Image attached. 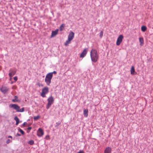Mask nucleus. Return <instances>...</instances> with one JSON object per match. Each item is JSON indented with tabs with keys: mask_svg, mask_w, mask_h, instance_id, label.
Wrapping results in <instances>:
<instances>
[{
	"mask_svg": "<svg viewBox=\"0 0 153 153\" xmlns=\"http://www.w3.org/2000/svg\"><path fill=\"white\" fill-rule=\"evenodd\" d=\"M9 89L5 86H3L0 88L1 91L4 94L6 93L8 91Z\"/></svg>",
	"mask_w": 153,
	"mask_h": 153,
	"instance_id": "10",
	"label": "nucleus"
},
{
	"mask_svg": "<svg viewBox=\"0 0 153 153\" xmlns=\"http://www.w3.org/2000/svg\"><path fill=\"white\" fill-rule=\"evenodd\" d=\"M141 29L143 32H144L147 29V27L145 26H143L141 27Z\"/></svg>",
	"mask_w": 153,
	"mask_h": 153,
	"instance_id": "17",
	"label": "nucleus"
},
{
	"mask_svg": "<svg viewBox=\"0 0 153 153\" xmlns=\"http://www.w3.org/2000/svg\"><path fill=\"white\" fill-rule=\"evenodd\" d=\"M52 77V75L50 74V73H48L46 75L45 79V82L48 85H50Z\"/></svg>",
	"mask_w": 153,
	"mask_h": 153,
	"instance_id": "3",
	"label": "nucleus"
},
{
	"mask_svg": "<svg viewBox=\"0 0 153 153\" xmlns=\"http://www.w3.org/2000/svg\"><path fill=\"white\" fill-rule=\"evenodd\" d=\"M12 142V141H10V139H8L7 141H6V143H7V144H8L10 142Z\"/></svg>",
	"mask_w": 153,
	"mask_h": 153,
	"instance_id": "27",
	"label": "nucleus"
},
{
	"mask_svg": "<svg viewBox=\"0 0 153 153\" xmlns=\"http://www.w3.org/2000/svg\"><path fill=\"white\" fill-rule=\"evenodd\" d=\"M17 135H18V136H20L21 135H20V134H18V133H17Z\"/></svg>",
	"mask_w": 153,
	"mask_h": 153,
	"instance_id": "34",
	"label": "nucleus"
},
{
	"mask_svg": "<svg viewBox=\"0 0 153 153\" xmlns=\"http://www.w3.org/2000/svg\"><path fill=\"white\" fill-rule=\"evenodd\" d=\"M13 79L15 81H17L18 79L17 77V76H15L13 77Z\"/></svg>",
	"mask_w": 153,
	"mask_h": 153,
	"instance_id": "28",
	"label": "nucleus"
},
{
	"mask_svg": "<svg viewBox=\"0 0 153 153\" xmlns=\"http://www.w3.org/2000/svg\"><path fill=\"white\" fill-rule=\"evenodd\" d=\"M77 153H84V152L83 150H80Z\"/></svg>",
	"mask_w": 153,
	"mask_h": 153,
	"instance_id": "29",
	"label": "nucleus"
},
{
	"mask_svg": "<svg viewBox=\"0 0 153 153\" xmlns=\"http://www.w3.org/2000/svg\"><path fill=\"white\" fill-rule=\"evenodd\" d=\"M27 124V123L26 122H24L22 124V126H25Z\"/></svg>",
	"mask_w": 153,
	"mask_h": 153,
	"instance_id": "31",
	"label": "nucleus"
},
{
	"mask_svg": "<svg viewBox=\"0 0 153 153\" xmlns=\"http://www.w3.org/2000/svg\"><path fill=\"white\" fill-rule=\"evenodd\" d=\"M31 128H32L31 127H29L27 129L28 130H30L31 129Z\"/></svg>",
	"mask_w": 153,
	"mask_h": 153,
	"instance_id": "32",
	"label": "nucleus"
},
{
	"mask_svg": "<svg viewBox=\"0 0 153 153\" xmlns=\"http://www.w3.org/2000/svg\"><path fill=\"white\" fill-rule=\"evenodd\" d=\"M45 138L46 139L48 140L50 139V137L49 135H47L45 137Z\"/></svg>",
	"mask_w": 153,
	"mask_h": 153,
	"instance_id": "26",
	"label": "nucleus"
},
{
	"mask_svg": "<svg viewBox=\"0 0 153 153\" xmlns=\"http://www.w3.org/2000/svg\"><path fill=\"white\" fill-rule=\"evenodd\" d=\"M10 108H13L18 112H23L24 111V108H22L20 109V107L17 105L15 104H10L9 105Z\"/></svg>",
	"mask_w": 153,
	"mask_h": 153,
	"instance_id": "2",
	"label": "nucleus"
},
{
	"mask_svg": "<svg viewBox=\"0 0 153 153\" xmlns=\"http://www.w3.org/2000/svg\"><path fill=\"white\" fill-rule=\"evenodd\" d=\"M90 56L92 61L95 63L97 62L98 59V55L96 49H92L90 52Z\"/></svg>",
	"mask_w": 153,
	"mask_h": 153,
	"instance_id": "1",
	"label": "nucleus"
},
{
	"mask_svg": "<svg viewBox=\"0 0 153 153\" xmlns=\"http://www.w3.org/2000/svg\"><path fill=\"white\" fill-rule=\"evenodd\" d=\"M19 131L21 133V134L23 135L25 133L20 128H19Z\"/></svg>",
	"mask_w": 153,
	"mask_h": 153,
	"instance_id": "23",
	"label": "nucleus"
},
{
	"mask_svg": "<svg viewBox=\"0 0 153 153\" xmlns=\"http://www.w3.org/2000/svg\"><path fill=\"white\" fill-rule=\"evenodd\" d=\"M131 73L132 75L136 74L137 73L135 72L134 68V66H132L131 69Z\"/></svg>",
	"mask_w": 153,
	"mask_h": 153,
	"instance_id": "13",
	"label": "nucleus"
},
{
	"mask_svg": "<svg viewBox=\"0 0 153 153\" xmlns=\"http://www.w3.org/2000/svg\"><path fill=\"white\" fill-rule=\"evenodd\" d=\"M88 51V48H85L84 49L80 54V57L81 58H83L84 57L87 53Z\"/></svg>",
	"mask_w": 153,
	"mask_h": 153,
	"instance_id": "8",
	"label": "nucleus"
},
{
	"mask_svg": "<svg viewBox=\"0 0 153 153\" xmlns=\"http://www.w3.org/2000/svg\"><path fill=\"white\" fill-rule=\"evenodd\" d=\"M14 119L16 122V125H18L19 123V119L17 116H16L14 117Z\"/></svg>",
	"mask_w": 153,
	"mask_h": 153,
	"instance_id": "16",
	"label": "nucleus"
},
{
	"mask_svg": "<svg viewBox=\"0 0 153 153\" xmlns=\"http://www.w3.org/2000/svg\"><path fill=\"white\" fill-rule=\"evenodd\" d=\"M58 29H57L55 31H52L51 36L53 37L57 35L58 33Z\"/></svg>",
	"mask_w": 153,
	"mask_h": 153,
	"instance_id": "12",
	"label": "nucleus"
},
{
	"mask_svg": "<svg viewBox=\"0 0 153 153\" xmlns=\"http://www.w3.org/2000/svg\"><path fill=\"white\" fill-rule=\"evenodd\" d=\"M74 33L72 31L71 32L68 36V39H69L70 40L72 41L74 37Z\"/></svg>",
	"mask_w": 153,
	"mask_h": 153,
	"instance_id": "9",
	"label": "nucleus"
},
{
	"mask_svg": "<svg viewBox=\"0 0 153 153\" xmlns=\"http://www.w3.org/2000/svg\"><path fill=\"white\" fill-rule=\"evenodd\" d=\"M14 97L15 98V99H13L12 100V101L13 102H19V100L18 99V97L16 96H15Z\"/></svg>",
	"mask_w": 153,
	"mask_h": 153,
	"instance_id": "18",
	"label": "nucleus"
},
{
	"mask_svg": "<svg viewBox=\"0 0 153 153\" xmlns=\"http://www.w3.org/2000/svg\"><path fill=\"white\" fill-rule=\"evenodd\" d=\"M28 143L32 145L34 143V141L33 140H31L28 142Z\"/></svg>",
	"mask_w": 153,
	"mask_h": 153,
	"instance_id": "21",
	"label": "nucleus"
},
{
	"mask_svg": "<svg viewBox=\"0 0 153 153\" xmlns=\"http://www.w3.org/2000/svg\"><path fill=\"white\" fill-rule=\"evenodd\" d=\"M41 86H43V85H41Z\"/></svg>",
	"mask_w": 153,
	"mask_h": 153,
	"instance_id": "36",
	"label": "nucleus"
},
{
	"mask_svg": "<svg viewBox=\"0 0 153 153\" xmlns=\"http://www.w3.org/2000/svg\"><path fill=\"white\" fill-rule=\"evenodd\" d=\"M111 148L109 147H107L105 150L104 153H111Z\"/></svg>",
	"mask_w": 153,
	"mask_h": 153,
	"instance_id": "11",
	"label": "nucleus"
},
{
	"mask_svg": "<svg viewBox=\"0 0 153 153\" xmlns=\"http://www.w3.org/2000/svg\"><path fill=\"white\" fill-rule=\"evenodd\" d=\"M139 41L140 43V45L141 46L143 45L144 43V40L143 37H140L139 38Z\"/></svg>",
	"mask_w": 153,
	"mask_h": 153,
	"instance_id": "15",
	"label": "nucleus"
},
{
	"mask_svg": "<svg viewBox=\"0 0 153 153\" xmlns=\"http://www.w3.org/2000/svg\"><path fill=\"white\" fill-rule=\"evenodd\" d=\"M49 89L47 87H45L42 89V92L41 93V96L43 97H46L45 95L49 92Z\"/></svg>",
	"mask_w": 153,
	"mask_h": 153,
	"instance_id": "4",
	"label": "nucleus"
},
{
	"mask_svg": "<svg viewBox=\"0 0 153 153\" xmlns=\"http://www.w3.org/2000/svg\"><path fill=\"white\" fill-rule=\"evenodd\" d=\"M123 36L122 35H120L117 39L116 42V45L117 46L119 45L123 41Z\"/></svg>",
	"mask_w": 153,
	"mask_h": 153,
	"instance_id": "6",
	"label": "nucleus"
},
{
	"mask_svg": "<svg viewBox=\"0 0 153 153\" xmlns=\"http://www.w3.org/2000/svg\"><path fill=\"white\" fill-rule=\"evenodd\" d=\"M88 110L87 109H84L83 110V114L85 117H87L88 116Z\"/></svg>",
	"mask_w": 153,
	"mask_h": 153,
	"instance_id": "14",
	"label": "nucleus"
},
{
	"mask_svg": "<svg viewBox=\"0 0 153 153\" xmlns=\"http://www.w3.org/2000/svg\"><path fill=\"white\" fill-rule=\"evenodd\" d=\"M54 101L53 97L52 96H51L48 99V103L46 107L47 109L49 108L51 105L53 104Z\"/></svg>",
	"mask_w": 153,
	"mask_h": 153,
	"instance_id": "5",
	"label": "nucleus"
},
{
	"mask_svg": "<svg viewBox=\"0 0 153 153\" xmlns=\"http://www.w3.org/2000/svg\"><path fill=\"white\" fill-rule=\"evenodd\" d=\"M9 75L10 77H12L13 76L12 75V73H10L9 74Z\"/></svg>",
	"mask_w": 153,
	"mask_h": 153,
	"instance_id": "30",
	"label": "nucleus"
},
{
	"mask_svg": "<svg viewBox=\"0 0 153 153\" xmlns=\"http://www.w3.org/2000/svg\"><path fill=\"white\" fill-rule=\"evenodd\" d=\"M14 74H15V73H14L13 74V75H14Z\"/></svg>",
	"mask_w": 153,
	"mask_h": 153,
	"instance_id": "37",
	"label": "nucleus"
},
{
	"mask_svg": "<svg viewBox=\"0 0 153 153\" xmlns=\"http://www.w3.org/2000/svg\"><path fill=\"white\" fill-rule=\"evenodd\" d=\"M103 31H102L100 33V38H102L103 36Z\"/></svg>",
	"mask_w": 153,
	"mask_h": 153,
	"instance_id": "24",
	"label": "nucleus"
},
{
	"mask_svg": "<svg viewBox=\"0 0 153 153\" xmlns=\"http://www.w3.org/2000/svg\"><path fill=\"white\" fill-rule=\"evenodd\" d=\"M71 40H70L69 39H68L65 42V46H67L69 44L71 43Z\"/></svg>",
	"mask_w": 153,
	"mask_h": 153,
	"instance_id": "19",
	"label": "nucleus"
},
{
	"mask_svg": "<svg viewBox=\"0 0 153 153\" xmlns=\"http://www.w3.org/2000/svg\"><path fill=\"white\" fill-rule=\"evenodd\" d=\"M44 134L43 130L41 128H39L37 131V135L39 137L42 136Z\"/></svg>",
	"mask_w": 153,
	"mask_h": 153,
	"instance_id": "7",
	"label": "nucleus"
},
{
	"mask_svg": "<svg viewBox=\"0 0 153 153\" xmlns=\"http://www.w3.org/2000/svg\"><path fill=\"white\" fill-rule=\"evenodd\" d=\"M39 117H40L39 115L37 116H36L34 117L33 118L34 120H37L39 119Z\"/></svg>",
	"mask_w": 153,
	"mask_h": 153,
	"instance_id": "22",
	"label": "nucleus"
},
{
	"mask_svg": "<svg viewBox=\"0 0 153 153\" xmlns=\"http://www.w3.org/2000/svg\"><path fill=\"white\" fill-rule=\"evenodd\" d=\"M8 137L9 138H11L12 139V137L11 136H8Z\"/></svg>",
	"mask_w": 153,
	"mask_h": 153,
	"instance_id": "33",
	"label": "nucleus"
},
{
	"mask_svg": "<svg viewBox=\"0 0 153 153\" xmlns=\"http://www.w3.org/2000/svg\"><path fill=\"white\" fill-rule=\"evenodd\" d=\"M65 26V25L64 24H62L60 27V31L63 30Z\"/></svg>",
	"mask_w": 153,
	"mask_h": 153,
	"instance_id": "20",
	"label": "nucleus"
},
{
	"mask_svg": "<svg viewBox=\"0 0 153 153\" xmlns=\"http://www.w3.org/2000/svg\"><path fill=\"white\" fill-rule=\"evenodd\" d=\"M60 124V123H58V124H57V125H59Z\"/></svg>",
	"mask_w": 153,
	"mask_h": 153,
	"instance_id": "35",
	"label": "nucleus"
},
{
	"mask_svg": "<svg viewBox=\"0 0 153 153\" xmlns=\"http://www.w3.org/2000/svg\"><path fill=\"white\" fill-rule=\"evenodd\" d=\"M49 73H50V74L52 75V76H53V74H56V71H54L53 72Z\"/></svg>",
	"mask_w": 153,
	"mask_h": 153,
	"instance_id": "25",
	"label": "nucleus"
}]
</instances>
